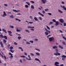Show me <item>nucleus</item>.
<instances>
[{
    "instance_id": "50",
    "label": "nucleus",
    "mask_w": 66,
    "mask_h": 66,
    "mask_svg": "<svg viewBox=\"0 0 66 66\" xmlns=\"http://www.w3.org/2000/svg\"><path fill=\"white\" fill-rule=\"evenodd\" d=\"M48 15H52V13H48Z\"/></svg>"
},
{
    "instance_id": "48",
    "label": "nucleus",
    "mask_w": 66,
    "mask_h": 66,
    "mask_svg": "<svg viewBox=\"0 0 66 66\" xmlns=\"http://www.w3.org/2000/svg\"><path fill=\"white\" fill-rule=\"evenodd\" d=\"M30 43H33V41H31V40H30Z\"/></svg>"
},
{
    "instance_id": "36",
    "label": "nucleus",
    "mask_w": 66,
    "mask_h": 66,
    "mask_svg": "<svg viewBox=\"0 0 66 66\" xmlns=\"http://www.w3.org/2000/svg\"><path fill=\"white\" fill-rule=\"evenodd\" d=\"M10 27L12 28H14L13 26H10Z\"/></svg>"
},
{
    "instance_id": "17",
    "label": "nucleus",
    "mask_w": 66,
    "mask_h": 66,
    "mask_svg": "<svg viewBox=\"0 0 66 66\" xmlns=\"http://www.w3.org/2000/svg\"><path fill=\"white\" fill-rule=\"evenodd\" d=\"M34 19L36 21H38V19L36 17H35L34 18Z\"/></svg>"
},
{
    "instance_id": "11",
    "label": "nucleus",
    "mask_w": 66,
    "mask_h": 66,
    "mask_svg": "<svg viewBox=\"0 0 66 66\" xmlns=\"http://www.w3.org/2000/svg\"><path fill=\"white\" fill-rule=\"evenodd\" d=\"M53 49H55L57 48V46H56L55 45L53 47Z\"/></svg>"
},
{
    "instance_id": "21",
    "label": "nucleus",
    "mask_w": 66,
    "mask_h": 66,
    "mask_svg": "<svg viewBox=\"0 0 66 66\" xmlns=\"http://www.w3.org/2000/svg\"><path fill=\"white\" fill-rule=\"evenodd\" d=\"M52 21H53L54 22H56L57 21H56V20L55 19H53Z\"/></svg>"
},
{
    "instance_id": "37",
    "label": "nucleus",
    "mask_w": 66,
    "mask_h": 66,
    "mask_svg": "<svg viewBox=\"0 0 66 66\" xmlns=\"http://www.w3.org/2000/svg\"><path fill=\"white\" fill-rule=\"evenodd\" d=\"M13 11L15 12H17V11L16 10H13Z\"/></svg>"
},
{
    "instance_id": "52",
    "label": "nucleus",
    "mask_w": 66,
    "mask_h": 66,
    "mask_svg": "<svg viewBox=\"0 0 66 66\" xmlns=\"http://www.w3.org/2000/svg\"><path fill=\"white\" fill-rule=\"evenodd\" d=\"M30 54L31 55H32V56H34V54L32 53H30Z\"/></svg>"
},
{
    "instance_id": "22",
    "label": "nucleus",
    "mask_w": 66,
    "mask_h": 66,
    "mask_svg": "<svg viewBox=\"0 0 66 66\" xmlns=\"http://www.w3.org/2000/svg\"><path fill=\"white\" fill-rule=\"evenodd\" d=\"M31 8L32 9H34V6H33V5H31Z\"/></svg>"
},
{
    "instance_id": "8",
    "label": "nucleus",
    "mask_w": 66,
    "mask_h": 66,
    "mask_svg": "<svg viewBox=\"0 0 66 66\" xmlns=\"http://www.w3.org/2000/svg\"><path fill=\"white\" fill-rule=\"evenodd\" d=\"M42 2H43V3L44 4H45L46 3V0H41Z\"/></svg>"
},
{
    "instance_id": "38",
    "label": "nucleus",
    "mask_w": 66,
    "mask_h": 66,
    "mask_svg": "<svg viewBox=\"0 0 66 66\" xmlns=\"http://www.w3.org/2000/svg\"><path fill=\"white\" fill-rule=\"evenodd\" d=\"M62 44H63V45H65L66 44L65 42H62Z\"/></svg>"
},
{
    "instance_id": "18",
    "label": "nucleus",
    "mask_w": 66,
    "mask_h": 66,
    "mask_svg": "<svg viewBox=\"0 0 66 66\" xmlns=\"http://www.w3.org/2000/svg\"><path fill=\"white\" fill-rule=\"evenodd\" d=\"M10 17L11 18H12V19H13L14 18L13 15H11L10 16Z\"/></svg>"
},
{
    "instance_id": "41",
    "label": "nucleus",
    "mask_w": 66,
    "mask_h": 66,
    "mask_svg": "<svg viewBox=\"0 0 66 66\" xmlns=\"http://www.w3.org/2000/svg\"><path fill=\"white\" fill-rule=\"evenodd\" d=\"M26 3H27V4L28 5H29V6L30 5V4L29 2H26Z\"/></svg>"
},
{
    "instance_id": "57",
    "label": "nucleus",
    "mask_w": 66,
    "mask_h": 66,
    "mask_svg": "<svg viewBox=\"0 0 66 66\" xmlns=\"http://www.w3.org/2000/svg\"><path fill=\"white\" fill-rule=\"evenodd\" d=\"M19 12H20V11L19 10H17V12H16L18 13Z\"/></svg>"
},
{
    "instance_id": "29",
    "label": "nucleus",
    "mask_w": 66,
    "mask_h": 66,
    "mask_svg": "<svg viewBox=\"0 0 66 66\" xmlns=\"http://www.w3.org/2000/svg\"><path fill=\"white\" fill-rule=\"evenodd\" d=\"M15 20H16V21H19L20 22L21 21V20H19V19H18L17 18L15 19Z\"/></svg>"
},
{
    "instance_id": "10",
    "label": "nucleus",
    "mask_w": 66,
    "mask_h": 66,
    "mask_svg": "<svg viewBox=\"0 0 66 66\" xmlns=\"http://www.w3.org/2000/svg\"><path fill=\"white\" fill-rule=\"evenodd\" d=\"M2 30L4 32H5V33L6 34H7V31L5 29H2Z\"/></svg>"
},
{
    "instance_id": "4",
    "label": "nucleus",
    "mask_w": 66,
    "mask_h": 66,
    "mask_svg": "<svg viewBox=\"0 0 66 66\" xmlns=\"http://www.w3.org/2000/svg\"><path fill=\"white\" fill-rule=\"evenodd\" d=\"M3 12V15H1V16H2V17H5V16H7V14L5 11H4Z\"/></svg>"
},
{
    "instance_id": "44",
    "label": "nucleus",
    "mask_w": 66,
    "mask_h": 66,
    "mask_svg": "<svg viewBox=\"0 0 66 66\" xmlns=\"http://www.w3.org/2000/svg\"><path fill=\"white\" fill-rule=\"evenodd\" d=\"M4 59L6 61V57L5 56H4Z\"/></svg>"
},
{
    "instance_id": "2",
    "label": "nucleus",
    "mask_w": 66,
    "mask_h": 66,
    "mask_svg": "<svg viewBox=\"0 0 66 66\" xmlns=\"http://www.w3.org/2000/svg\"><path fill=\"white\" fill-rule=\"evenodd\" d=\"M56 53H54V54L55 55H61V54L60 53H59L58 52L59 50L57 49H56Z\"/></svg>"
},
{
    "instance_id": "62",
    "label": "nucleus",
    "mask_w": 66,
    "mask_h": 66,
    "mask_svg": "<svg viewBox=\"0 0 66 66\" xmlns=\"http://www.w3.org/2000/svg\"><path fill=\"white\" fill-rule=\"evenodd\" d=\"M9 34V35L10 36L13 37V35H12V34Z\"/></svg>"
},
{
    "instance_id": "34",
    "label": "nucleus",
    "mask_w": 66,
    "mask_h": 66,
    "mask_svg": "<svg viewBox=\"0 0 66 66\" xmlns=\"http://www.w3.org/2000/svg\"><path fill=\"white\" fill-rule=\"evenodd\" d=\"M10 51L12 53H13L14 52V51L13 50H10Z\"/></svg>"
},
{
    "instance_id": "19",
    "label": "nucleus",
    "mask_w": 66,
    "mask_h": 66,
    "mask_svg": "<svg viewBox=\"0 0 66 66\" xmlns=\"http://www.w3.org/2000/svg\"><path fill=\"white\" fill-rule=\"evenodd\" d=\"M62 38L63 39H64V40H66V38L65 37V36H63L62 37Z\"/></svg>"
},
{
    "instance_id": "13",
    "label": "nucleus",
    "mask_w": 66,
    "mask_h": 66,
    "mask_svg": "<svg viewBox=\"0 0 66 66\" xmlns=\"http://www.w3.org/2000/svg\"><path fill=\"white\" fill-rule=\"evenodd\" d=\"M35 60L39 61V63H41V62H40V60H39V59H37V58H36L35 59Z\"/></svg>"
},
{
    "instance_id": "35",
    "label": "nucleus",
    "mask_w": 66,
    "mask_h": 66,
    "mask_svg": "<svg viewBox=\"0 0 66 66\" xmlns=\"http://www.w3.org/2000/svg\"><path fill=\"white\" fill-rule=\"evenodd\" d=\"M16 31L18 32H20L21 30H20L18 29H16Z\"/></svg>"
},
{
    "instance_id": "54",
    "label": "nucleus",
    "mask_w": 66,
    "mask_h": 66,
    "mask_svg": "<svg viewBox=\"0 0 66 66\" xmlns=\"http://www.w3.org/2000/svg\"><path fill=\"white\" fill-rule=\"evenodd\" d=\"M65 58H62V60H65Z\"/></svg>"
},
{
    "instance_id": "12",
    "label": "nucleus",
    "mask_w": 66,
    "mask_h": 66,
    "mask_svg": "<svg viewBox=\"0 0 66 66\" xmlns=\"http://www.w3.org/2000/svg\"><path fill=\"white\" fill-rule=\"evenodd\" d=\"M38 13L39 14L42 16L43 17H44V15H43L41 13H40V12H39Z\"/></svg>"
},
{
    "instance_id": "64",
    "label": "nucleus",
    "mask_w": 66,
    "mask_h": 66,
    "mask_svg": "<svg viewBox=\"0 0 66 66\" xmlns=\"http://www.w3.org/2000/svg\"><path fill=\"white\" fill-rule=\"evenodd\" d=\"M60 66H64L63 64H61Z\"/></svg>"
},
{
    "instance_id": "1",
    "label": "nucleus",
    "mask_w": 66,
    "mask_h": 66,
    "mask_svg": "<svg viewBox=\"0 0 66 66\" xmlns=\"http://www.w3.org/2000/svg\"><path fill=\"white\" fill-rule=\"evenodd\" d=\"M44 29H45V31H45V35H46V36H47L49 34L48 32L49 33H50L51 32L49 30H47V29H46V28L45 27H44Z\"/></svg>"
},
{
    "instance_id": "30",
    "label": "nucleus",
    "mask_w": 66,
    "mask_h": 66,
    "mask_svg": "<svg viewBox=\"0 0 66 66\" xmlns=\"http://www.w3.org/2000/svg\"><path fill=\"white\" fill-rule=\"evenodd\" d=\"M26 44H30V43H29V42H26Z\"/></svg>"
},
{
    "instance_id": "60",
    "label": "nucleus",
    "mask_w": 66,
    "mask_h": 66,
    "mask_svg": "<svg viewBox=\"0 0 66 66\" xmlns=\"http://www.w3.org/2000/svg\"><path fill=\"white\" fill-rule=\"evenodd\" d=\"M30 2L31 3L33 4H34V2L33 1H31Z\"/></svg>"
},
{
    "instance_id": "46",
    "label": "nucleus",
    "mask_w": 66,
    "mask_h": 66,
    "mask_svg": "<svg viewBox=\"0 0 66 66\" xmlns=\"http://www.w3.org/2000/svg\"><path fill=\"white\" fill-rule=\"evenodd\" d=\"M4 5L5 6H6V7H7L8 6V5L7 4H4Z\"/></svg>"
},
{
    "instance_id": "39",
    "label": "nucleus",
    "mask_w": 66,
    "mask_h": 66,
    "mask_svg": "<svg viewBox=\"0 0 66 66\" xmlns=\"http://www.w3.org/2000/svg\"><path fill=\"white\" fill-rule=\"evenodd\" d=\"M53 24V22H50V23H49V24H50V25H51V24Z\"/></svg>"
},
{
    "instance_id": "5",
    "label": "nucleus",
    "mask_w": 66,
    "mask_h": 66,
    "mask_svg": "<svg viewBox=\"0 0 66 66\" xmlns=\"http://www.w3.org/2000/svg\"><path fill=\"white\" fill-rule=\"evenodd\" d=\"M9 54L10 55H11L10 57V58H11V59H12L13 57V54H12L11 53H9Z\"/></svg>"
},
{
    "instance_id": "47",
    "label": "nucleus",
    "mask_w": 66,
    "mask_h": 66,
    "mask_svg": "<svg viewBox=\"0 0 66 66\" xmlns=\"http://www.w3.org/2000/svg\"><path fill=\"white\" fill-rule=\"evenodd\" d=\"M14 45H18V44L17 43H16V42H14Z\"/></svg>"
},
{
    "instance_id": "26",
    "label": "nucleus",
    "mask_w": 66,
    "mask_h": 66,
    "mask_svg": "<svg viewBox=\"0 0 66 66\" xmlns=\"http://www.w3.org/2000/svg\"><path fill=\"white\" fill-rule=\"evenodd\" d=\"M58 11L59 12H60L61 13H62L63 12L61 11L60 10H58Z\"/></svg>"
},
{
    "instance_id": "3",
    "label": "nucleus",
    "mask_w": 66,
    "mask_h": 66,
    "mask_svg": "<svg viewBox=\"0 0 66 66\" xmlns=\"http://www.w3.org/2000/svg\"><path fill=\"white\" fill-rule=\"evenodd\" d=\"M54 40L55 39H54V38L53 37H50L49 38V40L50 42L54 41Z\"/></svg>"
},
{
    "instance_id": "51",
    "label": "nucleus",
    "mask_w": 66,
    "mask_h": 66,
    "mask_svg": "<svg viewBox=\"0 0 66 66\" xmlns=\"http://www.w3.org/2000/svg\"><path fill=\"white\" fill-rule=\"evenodd\" d=\"M17 15H21V13H19L17 14Z\"/></svg>"
},
{
    "instance_id": "31",
    "label": "nucleus",
    "mask_w": 66,
    "mask_h": 66,
    "mask_svg": "<svg viewBox=\"0 0 66 66\" xmlns=\"http://www.w3.org/2000/svg\"><path fill=\"white\" fill-rule=\"evenodd\" d=\"M36 54L37 55H40V54L38 53H36Z\"/></svg>"
},
{
    "instance_id": "61",
    "label": "nucleus",
    "mask_w": 66,
    "mask_h": 66,
    "mask_svg": "<svg viewBox=\"0 0 66 66\" xmlns=\"http://www.w3.org/2000/svg\"><path fill=\"white\" fill-rule=\"evenodd\" d=\"M20 63H22V60H20Z\"/></svg>"
},
{
    "instance_id": "6",
    "label": "nucleus",
    "mask_w": 66,
    "mask_h": 66,
    "mask_svg": "<svg viewBox=\"0 0 66 66\" xmlns=\"http://www.w3.org/2000/svg\"><path fill=\"white\" fill-rule=\"evenodd\" d=\"M0 45H1V47H3V45L2 42H0Z\"/></svg>"
},
{
    "instance_id": "23",
    "label": "nucleus",
    "mask_w": 66,
    "mask_h": 66,
    "mask_svg": "<svg viewBox=\"0 0 66 66\" xmlns=\"http://www.w3.org/2000/svg\"><path fill=\"white\" fill-rule=\"evenodd\" d=\"M59 47L61 49H63V47L61 46V45H59Z\"/></svg>"
},
{
    "instance_id": "20",
    "label": "nucleus",
    "mask_w": 66,
    "mask_h": 66,
    "mask_svg": "<svg viewBox=\"0 0 66 66\" xmlns=\"http://www.w3.org/2000/svg\"><path fill=\"white\" fill-rule=\"evenodd\" d=\"M62 57H64V58H66V56L65 55H63L62 56H61Z\"/></svg>"
},
{
    "instance_id": "45",
    "label": "nucleus",
    "mask_w": 66,
    "mask_h": 66,
    "mask_svg": "<svg viewBox=\"0 0 66 66\" xmlns=\"http://www.w3.org/2000/svg\"><path fill=\"white\" fill-rule=\"evenodd\" d=\"M49 11V9H45V11Z\"/></svg>"
},
{
    "instance_id": "24",
    "label": "nucleus",
    "mask_w": 66,
    "mask_h": 66,
    "mask_svg": "<svg viewBox=\"0 0 66 66\" xmlns=\"http://www.w3.org/2000/svg\"><path fill=\"white\" fill-rule=\"evenodd\" d=\"M46 27L49 30H50V28L48 26H46Z\"/></svg>"
},
{
    "instance_id": "14",
    "label": "nucleus",
    "mask_w": 66,
    "mask_h": 66,
    "mask_svg": "<svg viewBox=\"0 0 66 66\" xmlns=\"http://www.w3.org/2000/svg\"><path fill=\"white\" fill-rule=\"evenodd\" d=\"M0 37L1 38H4V36H3L2 34L0 35Z\"/></svg>"
},
{
    "instance_id": "25",
    "label": "nucleus",
    "mask_w": 66,
    "mask_h": 66,
    "mask_svg": "<svg viewBox=\"0 0 66 66\" xmlns=\"http://www.w3.org/2000/svg\"><path fill=\"white\" fill-rule=\"evenodd\" d=\"M13 48V47L12 46H10V50H12Z\"/></svg>"
},
{
    "instance_id": "40",
    "label": "nucleus",
    "mask_w": 66,
    "mask_h": 66,
    "mask_svg": "<svg viewBox=\"0 0 66 66\" xmlns=\"http://www.w3.org/2000/svg\"><path fill=\"white\" fill-rule=\"evenodd\" d=\"M20 57H23V58H25L26 57V56H20Z\"/></svg>"
},
{
    "instance_id": "15",
    "label": "nucleus",
    "mask_w": 66,
    "mask_h": 66,
    "mask_svg": "<svg viewBox=\"0 0 66 66\" xmlns=\"http://www.w3.org/2000/svg\"><path fill=\"white\" fill-rule=\"evenodd\" d=\"M4 39H7V37L6 36H4Z\"/></svg>"
},
{
    "instance_id": "9",
    "label": "nucleus",
    "mask_w": 66,
    "mask_h": 66,
    "mask_svg": "<svg viewBox=\"0 0 66 66\" xmlns=\"http://www.w3.org/2000/svg\"><path fill=\"white\" fill-rule=\"evenodd\" d=\"M55 23L56 26H57L59 25V22L58 21H57V22H55Z\"/></svg>"
},
{
    "instance_id": "27",
    "label": "nucleus",
    "mask_w": 66,
    "mask_h": 66,
    "mask_svg": "<svg viewBox=\"0 0 66 66\" xmlns=\"http://www.w3.org/2000/svg\"><path fill=\"white\" fill-rule=\"evenodd\" d=\"M3 41L4 42V43H6V41L5 39H4Z\"/></svg>"
},
{
    "instance_id": "28",
    "label": "nucleus",
    "mask_w": 66,
    "mask_h": 66,
    "mask_svg": "<svg viewBox=\"0 0 66 66\" xmlns=\"http://www.w3.org/2000/svg\"><path fill=\"white\" fill-rule=\"evenodd\" d=\"M18 39L20 40V39H22V37H21L20 36H19L18 37Z\"/></svg>"
},
{
    "instance_id": "59",
    "label": "nucleus",
    "mask_w": 66,
    "mask_h": 66,
    "mask_svg": "<svg viewBox=\"0 0 66 66\" xmlns=\"http://www.w3.org/2000/svg\"><path fill=\"white\" fill-rule=\"evenodd\" d=\"M34 40L35 41H38V39H35Z\"/></svg>"
},
{
    "instance_id": "55",
    "label": "nucleus",
    "mask_w": 66,
    "mask_h": 66,
    "mask_svg": "<svg viewBox=\"0 0 66 66\" xmlns=\"http://www.w3.org/2000/svg\"><path fill=\"white\" fill-rule=\"evenodd\" d=\"M43 13V14H45V12L44 11H42Z\"/></svg>"
},
{
    "instance_id": "16",
    "label": "nucleus",
    "mask_w": 66,
    "mask_h": 66,
    "mask_svg": "<svg viewBox=\"0 0 66 66\" xmlns=\"http://www.w3.org/2000/svg\"><path fill=\"white\" fill-rule=\"evenodd\" d=\"M59 63L58 62H56L54 63V65H57V64H59Z\"/></svg>"
},
{
    "instance_id": "33",
    "label": "nucleus",
    "mask_w": 66,
    "mask_h": 66,
    "mask_svg": "<svg viewBox=\"0 0 66 66\" xmlns=\"http://www.w3.org/2000/svg\"><path fill=\"white\" fill-rule=\"evenodd\" d=\"M26 59H27V60H31V59H28V58H26Z\"/></svg>"
},
{
    "instance_id": "42",
    "label": "nucleus",
    "mask_w": 66,
    "mask_h": 66,
    "mask_svg": "<svg viewBox=\"0 0 66 66\" xmlns=\"http://www.w3.org/2000/svg\"><path fill=\"white\" fill-rule=\"evenodd\" d=\"M28 5H25V7L26 8H28Z\"/></svg>"
},
{
    "instance_id": "63",
    "label": "nucleus",
    "mask_w": 66,
    "mask_h": 66,
    "mask_svg": "<svg viewBox=\"0 0 66 66\" xmlns=\"http://www.w3.org/2000/svg\"><path fill=\"white\" fill-rule=\"evenodd\" d=\"M33 23V22H29V23L30 24H32Z\"/></svg>"
},
{
    "instance_id": "53",
    "label": "nucleus",
    "mask_w": 66,
    "mask_h": 66,
    "mask_svg": "<svg viewBox=\"0 0 66 66\" xmlns=\"http://www.w3.org/2000/svg\"><path fill=\"white\" fill-rule=\"evenodd\" d=\"M39 18L40 20H42V18L41 17H39Z\"/></svg>"
},
{
    "instance_id": "56",
    "label": "nucleus",
    "mask_w": 66,
    "mask_h": 66,
    "mask_svg": "<svg viewBox=\"0 0 66 66\" xmlns=\"http://www.w3.org/2000/svg\"><path fill=\"white\" fill-rule=\"evenodd\" d=\"M59 31L60 32H61V33H63V31H62L61 30H60Z\"/></svg>"
},
{
    "instance_id": "43",
    "label": "nucleus",
    "mask_w": 66,
    "mask_h": 66,
    "mask_svg": "<svg viewBox=\"0 0 66 66\" xmlns=\"http://www.w3.org/2000/svg\"><path fill=\"white\" fill-rule=\"evenodd\" d=\"M35 50H37L39 51V52H40V50L39 49H37V48H35Z\"/></svg>"
},
{
    "instance_id": "32",
    "label": "nucleus",
    "mask_w": 66,
    "mask_h": 66,
    "mask_svg": "<svg viewBox=\"0 0 66 66\" xmlns=\"http://www.w3.org/2000/svg\"><path fill=\"white\" fill-rule=\"evenodd\" d=\"M8 32L11 34H12V32L11 31H8Z\"/></svg>"
},
{
    "instance_id": "7",
    "label": "nucleus",
    "mask_w": 66,
    "mask_h": 66,
    "mask_svg": "<svg viewBox=\"0 0 66 66\" xmlns=\"http://www.w3.org/2000/svg\"><path fill=\"white\" fill-rule=\"evenodd\" d=\"M60 22L62 23H63L64 22V21L63 19H60Z\"/></svg>"
},
{
    "instance_id": "49",
    "label": "nucleus",
    "mask_w": 66,
    "mask_h": 66,
    "mask_svg": "<svg viewBox=\"0 0 66 66\" xmlns=\"http://www.w3.org/2000/svg\"><path fill=\"white\" fill-rule=\"evenodd\" d=\"M63 26H66V23H64V24H63Z\"/></svg>"
},
{
    "instance_id": "58",
    "label": "nucleus",
    "mask_w": 66,
    "mask_h": 66,
    "mask_svg": "<svg viewBox=\"0 0 66 66\" xmlns=\"http://www.w3.org/2000/svg\"><path fill=\"white\" fill-rule=\"evenodd\" d=\"M51 36V35H48L47 36V38H49V37H50Z\"/></svg>"
}]
</instances>
